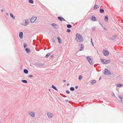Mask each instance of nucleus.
<instances>
[{
	"instance_id": "a211bd4d",
	"label": "nucleus",
	"mask_w": 123,
	"mask_h": 123,
	"mask_svg": "<svg viewBox=\"0 0 123 123\" xmlns=\"http://www.w3.org/2000/svg\"><path fill=\"white\" fill-rule=\"evenodd\" d=\"M24 72L25 73L27 74L28 73V71L26 69H24Z\"/></svg>"
},
{
	"instance_id": "c9c22d12",
	"label": "nucleus",
	"mask_w": 123,
	"mask_h": 123,
	"mask_svg": "<svg viewBox=\"0 0 123 123\" xmlns=\"http://www.w3.org/2000/svg\"><path fill=\"white\" fill-rule=\"evenodd\" d=\"M65 101L66 102H68V100H65Z\"/></svg>"
},
{
	"instance_id": "c756f323",
	"label": "nucleus",
	"mask_w": 123,
	"mask_h": 123,
	"mask_svg": "<svg viewBox=\"0 0 123 123\" xmlns=\"http://www.w3.org/2000/svg\"><path fill=\"white\" fill-rule=\"evenodd\" d=\"M52 25L54 27H55L56 26V25L54 24H52Z\"/></svg>"
},
{
	"instance_id": "0eeeda50",
	"label": "nucleus",
	"mask_w": 123,
	"mask_h": 123,
	"mask_svg": "<svg viewBox=\"0 0 123 123\" xmlns=\"http://www.w3.org/2000/svg\"><path fill=\"white\" fill-rule=\"evenodd\" d=\"M103 53L105 56H108L109 55L108 51L106 50H104L103 51Z\"/></svg>"
},
{
	"instance_id": "e433bc0d",
	"label": "nucleus",
	"mask_w": 123,
	"mask_h": 123,
	"mask_svg": "<svg viewBox=\"0 0 123 123\" xmlns=\"http://www.w3.org/2000/svg\"><path fill=\"white\" fill-rule=\"evenodd\" d=\"M78 86H75V88L76 89H77L78 88Z\"/></svg>"
},
{
	"instance_id": "7ed1b4c3",
	"label": "nucleus",
	"mask_w": 123,
	"mask_h": 123,
	"mask_svg": "<svg viewBox=\"0 0 123 123\" xmlns=\"http://www.w3.org/2000/svg\"><path fill=\"white\" fill-rule=\"evenodd\" d=\"M86 58L87 60L89 63L91 64H92L93 62L92 61V60L90 58V57L88 56Z\"/></svg>"
},
{
	"instance_id": "473e14b6",
	"label": "nucleus",
	"mask_w": 123,
	"mask_h": 123,
	"mask_svg": "<svg viewBox=\"0 0 123 123\" xmlns=\"http://www.w3.org/2000/svg\"><path fill=\"white\" fill-rule=\"evenodd\" d=\"M67 31L68 32H70L71 31V30L69 29H68L67 30Z\"/></svg>"
},
{
	"instance_id": "b1692460",
	"label": "nucleus",
	"mask_w": 123,
	"mask_h": 123,
	"mask_svg": "<svg viewBox=\"0 0 123 123\" xmlns=\"http://www.w3.org/2000/svg\"><path fill=\"white\" fill-rule=\"evenodd\" d=\"M67 27L68 28H70L72 27V25H68Z\"/></svg>"
},
{
	"instance_id": "1a4fd4ad",
	"label": "nucleus",
	"mask_w": 123,
	"mask_h": 123,
	"mask_svg": "<svg viewBox=\"0 0 123 123\" xmlns=\"http://www.w3.org/2000/svg\"><path fill=\"white\" fill-rule=\"evenodd\" d=\"M28 23V20H25L23 22V25H26Z\"/></svg>"
},
{
	"instance_id": "412c9836",
	"label": "nucleus",
	"mask_w": 123,
	"mask_h": 123,
	"mask_svg": "<svg viewBox=\"0 0 123 123\" xmlns=\"http://www.w3.org/2000/svg\"><path fill=\"white\" fill-rule=\"evenodd\" d=\"M96 82V80H93L92 81H91V83L92 84H93L94 83H95Z\"/></svg>"
},
{
	"instance_id": "4468645a",
	"label": "nucleus",
	"mask_w": 123,
	"mask_h": 123,
	"mask_svg": "<svg viewBox=\"0 0 123 123\" xmlns=\"http://www.w3.org/2000/svg\"><path fill=\"white\" fill-rule=\"evenodd\" d=\"M57 38L58 40V42L60 43H62V41L61 39H60V37H57Z\"/></svg>"
},
{
	"instance_id": "20e7f679",
	"label": "nucleus",
	"mask_w": 123,
	"mask_h": 123,
	"mask_svg": "<svg viewBox=\"0 0 123 123\" xmlns=\"http://www.w3.org/2000/svg\"><path fill=\"white\" fill-rule=\"evenodd\" d=\"M29 115L32 117H34L35 116V113L32 111H30L29 112Z\"/></svg>"
},
{
	"instance_id": "bb28decb",
	"label": "nucleus",
	"mask_w": 123,
	"mask_h": 123,
	"mask_svg": "<svg viewBox=\"0 0 123 123\" xmlns=\"http://www.w3.org/2000/svg\"><path fill=\"white\" fill-rule=\"evenodd\" d=\"M118 98L121 100H122L123 98L122 96L120 95L119 96Z\"/></svg>"
},
{
	"instance_id": "79ce46f5",
	"label": "nucleus",
	"mask_w": 123,
	"mask_h": 123,
	"mask_svg": "<svg viewBox=\"0 0 123 123\" xmlns=\"http://www.w3.org/2000/svg\"><path fill=\"white\" fill-rule=\"evenodd\" d=\"M50 89H49V91H50Z\"/></svg>"
},
{
	"instance_id": "72a5a7b5",
	"label": "nucleus",
	"mask_w": 123,
	"mask_h": 123,
	"mask_svg": "<svg viewBox=\"0 0 123 123\" xmlns=\"http://www.w3.org/2000/svg\"><path fill=\"white\" fill-rule=\"evenodd\" d=\"M91 42L92 43V46H94V45H93V43L92 42V38H91Z\"/></svg>"
},
{
	"instance_id": "f704fd0d",
	"label": "nucleus",
	"mask_w": 123,
	"mask_h": 123,
	"mask_svg": "<svg viewBox=\"0 0 123 123\" xmlns=\"http://www.w3.org/2000/svg\"><path fill=\"white\" fill-rule=\"evenodd\" d=\"M33 77V76L31 75H29V77Z\"/></svg>"
},
{
	"instance_id": "4c0bfd02",
	"label": "nucleus",
	"mask_w": 123,
	"mask_h": 123,
	"mask_svg": "<svg viewBox=\"0 0 123 123\" xmlns=\"http://www.w3.org/2000/svg\"><path fill=\"white\" fill-rule=\"evenodd\" d=\"M112 95V96H115L114 94V93H113Z\"/></svg>"
},
{
	"instance_id": "37998d69",
	"label": "nucleus",
	"mask_w": 123,
	"mask_h": 123,
	"mask_svg": "<svg viewBox=\"0 0 123 123\" xmlns=\"http://www.w3.org/2000/svg\"><path fill=\"white\" fill-rule=\"evenodd\" d=\"M67 86H68L69 85H67Z\"/></svg>"
},
{
	"instance_id": "2eb2a0df",
	"label": "nucleus",
	"mask_w": 123,
	"mask_h": 123,
	"mask_svg": "<svg viewBox=\"0 0 123 123\" xmlns=\"http://www.w3.org/2000/svg\"><path fill=\"white\" fill-rule=\"evenodd\" d=\"M26 51L27 52V53H28L30 52V50L29 49L26 48L25 49Z\"/></svg>"
},
{
	"instance_id": "f8f14e48",
	"label": "nucleus",
	"mask_w": 123,
	"mask_h": 123,
	"mask_svg": "<svg viewBox=\"0 0 123 123\" xmlns=\"http://www.w3.org/2000/svg\"><path fill=\"white\" fill-rule=\"evenodd\" d=\"M108 15H106L105 16V21L106 22H107L108 21Z\"/></svg>"
},
{
	"instance_id": "9d476101",
	"label": "nucleus",
	"mask_w": 123,
	"mask_h": 123,
	"mask_svg": "<svg viewBox=\"0 0 123 123\" xmlns=\"http://www.w3.org/2000/svg\"><path fill=\"white\" fill-rule=\"evenodd\" d=\"M23 34L22 32H20L19 34V37L21 39L23 38Z\"/></svg>"
},
{
	"instance_id": "a878e982",
	"label": "nucleus",
	"mask_w": 123,
	"mask_h": 123,
	"mask_svg": "<svg viewBox=\"0 0 123 123\" xmlns=\"http://www.w3.org/2000/svg\"><path fill=\"white\" fill-rule=\"evenodd\" d=\"M22 81L24 83H27V81L25 80H22Z\"/></svg>"
},
{
	"instance_id": "423d86ee",
	"label": "nucleus",
	"mask_w": 123,
	"mask_h": 123,
	"mask_svg": "<svg viewBox=\"0 0 123 123\" xmlns=\"http://www.w3.org/2000/svg\"><path fill=\"white\" fill-rule=\"evenodd\" d=\"M47 114L48 117L50 118H52L54 116L53 114L51 113L47 112Z\"/></svg>"
},
{
	"instance_id": "9b49d317",
	"label": "nucleus",
	"mask_w": 123,
	"mask_h": 123,
	"mask_svg": "<svg viewBox=\"0 0 123 123\" xmlns=\"http://www.w3.org/2000/svg\"><path fill=\"white\" fill-rule=\"evenodd\" d=\"M91 19L93 21H95L96 20V18L93 15Z\"/></svg>"
},
{
	"instance_id": "ea45409f",
	"label": "nucleus",
	"mask_w": 123,
	"mask_h": 123,
	"mask_svg": "<svg viewBox=\"0 0 123 123\" xmlns=\"http://www.w3.org/2000/svg\"><path fill=\"white\" fill-rule=\"evenodd\" d=\"M101 77H100V78H99V80H100V79H101Z\"/></svg>"
},
{
	"instance_id": "39448f33",
	"label": "nucleus",
	"mask_w": 123,
	"mask_h": 123,
	"mask_svg": "<svg viewBox=\"0 0 123 123\" xmlns=\"http://www.w3.org/2000/svg\"><path fill=\"white\" fill-rule=\"evenodd\" d=\"M104 74H105L109 75L111 74V73L107 69L105 70Z\"/></svg>"
},
{
	"instance_id": "4be33fe9",
	"label": "nucleus",
	"mask_w": 123,
	"mask_h": 123,
	"mask_svg": "<svg viewBox=\"0 0 123 123\" xmlns=\"http://www.w3.org/2000/svg\"><path fill=\"white\" fill-rule=\"evenodd\" d=\"M29 3L31 4H33V1L32 0H29Z\"/></svg>"
},
{
	"instance_id": "2f4dec72",
	"label": "nucleus",
	"mask_w": 123,
	"mask_h": 123,
	"mask_svg": "<svg viewBox=\"0 0 123 123\" xmlns=\"http://www.w3.org/2000/svg\"><path fill=\"white\" fill-rule=\"evenodd\" d=\"M58 18L61 21H62V18H61L60 17H58Z\"/></svg>"
},
{
	"instance_id": "393cba45",
	"label": "nucleus",
	"mask_w": 123,
	"mask_h": 123,
	"mask_svg": "<svg viewBox=\"0 0 123 123\" xmlns=\"http://www.w3.org/2000/svg\"><path fill=\"white\" fill-rule=\"evenodd\" d=\"M100 12L101 13H103L104 12V10L103 9H101L100 10Z\"/></svg>"
},
{
	"instance_id": "aec40b11",
	"label": "nucleus",
	"mask_w": 123,
	"mask_h": 123,
	"mask_svg": "<svg viewBox=\"0 0 123 123\" xmlns=\"http://www.w3.org/2000/svg\"><path fill=\"white\" fill-rule=\"evenodd\" d=\"M51 54V53H48L47 54L45 57L46 58L48 57L49 55H50Z\"/></svg>"
},
{
	"instance_id": "dca6fc26",
	"label": "nucleus",
	"mask_w": 123,
	"mask_h": 123,
	"mask_svg": "<svg viewBox=\"0 0 123 123\" xmlns=\"http://www.w3.org/2000/svg\"><path fill=\"white\" fill-rule=\"evenodd\" d=\"M10 16L12 17V18L13 19H14L15 18V17H14V16H13V15L11 13H10Z\"/></svg>"
},
{
	"instance_id": "6ab92c4d",
	"label": "nucleus",
	"mask_w": 123,
	"mask_h": 123,
	"mask_svg": "<svg viewBox=\"0 0 123 123\" xmlns=\"http://www.w3.org/2000/svg\"><path fill=\"white\" fill-rule=\"evenodd\" d=\"M99 7V6H98L97 5H95L94 7V9H96Z\"/></svg>"
},
{
	"instance_id": "58836bf2",
	"label": "nucleus",
	"mask_w": 123,
	"mask_h": 123,
	"mask_svg": "<svg viewBox=\"0 0 123 123\" xmlns=\"http://www.w3.org/2000/svg\"><path fill=\"white\" fill-rule=\"evenodd\" d=\"M62 18L63 19V20L64 21H65V19H64L63 18Z\"/></svg>"
},
{
	"instance_id": "c85d7f7f",
	"label": "nucleus",
	"mask_w": 123,
	"mask_h": 123,
	"mask_svg": "<svg viewBox=\"0 0 123 123\" xmlns=\"http://www.w3.org/2000/svg\"><path fill=\"white\" fill-rule=\"evenodd\" d=\"M27 45L26 44L24 43V46L25 48L26 47H27Z\"/></svg>"
},
{
	"instance_id": "cd10ccee",
	"label": "nucleus",
	"mask_w": 123,
	"mask_h": 123,
	"mask_svg": "<svg viewBox=\"0 0 123 123\" xmlns=\"http://www.w3.org/2000/svg\"><path fill=\"white\" fill-rule=\"evenodd\" d=\"M66 92L67 94H69L70 93V92L68 90H67L66 91Z\"/></svg>"
},
{
	"instance_id": "a19ab883",
	"label": "nucleus",
	"mask_w": 123,
	"mask_h": 123,
	"mask_svg": "<svg viewBox=\"0 0 123 123\" xmlns=\"http://www.w3.org/2000/svg\"><path fill=\"white\" fill-rule=\"evenodd\" d=\"M1 11H2V12H3V10H1Z\"/></svg>"
},
{
	"instance_id": "7c9ffc66",
	"label": "nucleus",
	"mask_w": 123,
	"mask_h": 123,
	"mask_svg": "<svg viewBox=\"0 0 123 123\" xmlns=\"http://www.w3.org/2000/svg\"><path fill=\"white\" fill-rule=\"evenodd\" d=\"M116 86L118 87H120L122 86L123 85H116Z\"/></svg>"
},
{
	"instance_id": "f257e3e1",
	"label": "nucleus",
	"mask_w": 123,
	"mask_h": 123,
	"mask_svg": "<svg viewBox=\"0 0 123 123\" xmlns=\"http://www.w3.org/2000/svg\"><path fill=\"white\" fill-rule=\"evenodd\" d=\"M75 40L77 42H80L83 41V39L81 35L77 33L76 35Z\"/></svg>"
},
{
	"instance_id": "f3484780",
	"label": "nucleus",
	"mask_w": 123,
	"mask_h": 123,
	"mask_svg": "<svg viewBox=\"0 0 123 123\" xmlns=\"http://www.w3.org/2000/svg\"><path fill=\"white\" fill-rule=\"evenodd\" d=\"M70 89L71 91H74L75 90L74 88L73 87H70Z\"/></svg>"
},
{
	"instance_id": "ddd939ff",
	"label": "nucleus",
	"mask_w": 123,
	"mask_h": 123,
	"mask_svg": "<svg viewBox=\"0 0 123 123\" xmlns=\"http://www.w3.org/2000/svg\"><path fill=\"white\" fill-rule=\"evenodd\" d=\"M51 87H52V88L54 89L56 91H58L56 87L54 86V85H52Z\"/></svg>"
},
{
	"instance_id": "f03ea898",
	"label": "nucleus",
	"mask_w": 123,
	"mask_h": 123,
	"mask_svg": "<svg viewBox=\"0 0 123 123\" xmlns=\"http://www.w3.org/2000/svg\"><path fill=\"white\" fill-rule=\"evenodd\" d=\"M101 62L103 64H106L110 62V61L109 60L106 59H101Z\"/></svg>"
},
{
	"instance_id": "6e6552de",
	"label": "nucleus",
	"mask_w": 123,
	"mask_h": 123,
	"mask_svg": "<svg viewBox=\"0 0 123 123\" xmlns=\"http://www.w3.org/2000/svg\"><path fill=\"white\" fill-rule=\"evenodd\" d=\"M37 18L36 17H33L30 19V21L32 23H33L36 20Z\"/></svg>"
},
{
	"instance_id": "c03bdc74",
	"label": "nucleus",
	"mask_w": 123,
	"mask_h": 123,
	"mask_svg": "<svg viewBox=\"0 0 123 123\" xmlns=\"http://www.w3.org/2000/svg\"><path fill=\"white\" fill-rule=\"evenodd\" d=\"M119 85H121V84H120Z\"/></svg>"
},
{
	"instance_id": "5701e85b",
	"label": "nucleus",
	"mask_w": 123,
	"mask_h": 123,
	"mask_svg": "<svg viewBox=\"0 0 123 123\" xmlns=\"http://www.w3.org/2000/svg\"><path fill=\"white\" fill-rule=\"evenodd\" d=\"M82 78V75H80L79 76V79L80 80H81Z\"/></svg>"
}]
</instances>
